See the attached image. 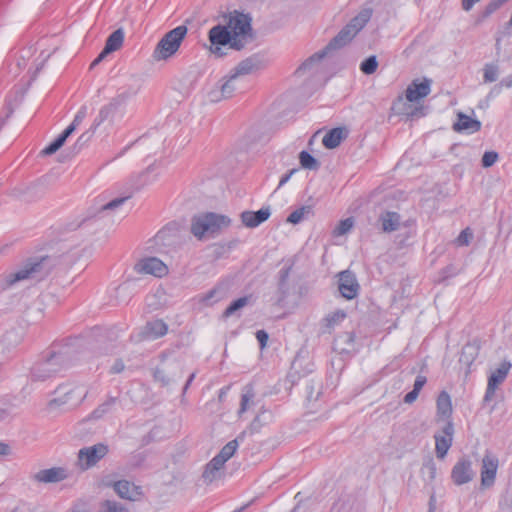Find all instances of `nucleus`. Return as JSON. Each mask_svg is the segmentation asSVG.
I'll return each mask as SVG.
<instances>
[{
	"label": "nucleus",
	"mask_w": 512,
	"mask_h": 512,
	"mask_svg": "<svg viewBox=\"0 0 512 512\" xmlns=\"http://www.w3.org/2000/svg\"><path fill=\"white\" fill-rule=\"evenodd\" d=\"M371 18V10H362L355 16L326 46L325 49L313 54L309 57L296 71L301 74L306 70H310L314 65L318 64L327 54V51L339 49L348 44L359 31L367 24Z\"/></svg>",
	"instance_id": "nucleus-1"
},
{
	"label": "nucleus",
	"mask_w": 512,
	"mask_h": 512,
	"mask_svg": "<svg viewBox=\"0 0 512 512\" xmlns=\"http://www.w3.org/2000/svg\"><path fill=\"white\" fill-rule=\"evenodd\" d=\"M371 18V10H362L355 16L326 46L325 49L313 54L309 57L296 71L301 74L306 70H310L314 65L318 64L327 54V51L339 49L348 44L359 31L367 24Z\"/></svg>",
	"instance_id": "nucleus-2"
},
{
	"label": "nucleus",
	"mask_w": 512,
	"mask_h": 512,
	"mask_svg": "<svg viewBox=\"0 0 512 512\" xmlns=\"http://www.w3.org/2000/svg\"><path fill=\"white\" fill-rule=\"evenodd\" d=\"M230 223L231 220L221 214L209 212L195 215L191 220V233L199 240L211 238L227 228Z\"/></svg>",
	"instance_id": "nucleus-3"
},
{
	"label": "nucleus",
	"mask_w": 512,
	"mask_h": 512,
	"mask_svg": "<svg viewBox=\"0 0 512 512\" xmlns=\"http://www.w3.org/2000/svg\"><path fill=\"white\" fill-rule=\"evenodd\" d=\"M225 25L232 35L233 49L241 50L253 41L251 18L247 14L238 11L230 12Z\"/></svg>",
	"instance_id": "nucleus-4"
},
{
	"label": "nucleus",
	"mask_w": 512,
	"mask_h": 512,
	"mask_svg": "<svg viewBox=\"0 0 512 512\" xmlns=\"http://www.w3.org/2000/svg\"><path fill=\"white\" fill-rule=\"evenodd\" d=\"M187 31L188 29L186 26L180 25L167 32L158 42L153 51L154 60H167L173 56L180 48Z\"/></svg>",
	"instance_id": "nucleus-5"
},
{
	"label": "nucleus",
	"mask_w": 512,
	"mask_h": 512,
	"mask_svg": "<svg viewBox=\"0 0 512 512\" xmlns=\"http://www.w3.org/2000/svg\"><path fill=\"white\" fill-rule=\"evenodd\" d=\"M57 396L50 400L49 406L74 407L80 404L87 395V390L83 385L66 384L61 385L56 390Z\"/></svg>",
	"instance_id": "nucleus-6"
},
{
	"label": "nucleus",
	"mask_w": 512,
	"mask_h": 512,
	"mask_svg": "<svg viewBox=\"0 0 512 512\" xmlns=\"http://www.w3.org/2000/svg\"><path fill=\"white\" fill-rule=\"evenodd\" d=\"M63 366V355L60 353H53L33 367L31 378L33 381H45L60 372Z\"/></svg>",
	"instance_id": "nucleus-7"
},
{
	"label": "nucleus",
	"mask_w": 512,
	"mask_h": 512,
	"mask_svg": "<svg viewBox=\"0 0 512 512\" xmlns=\"http://www.w3.org/2000/svg\"><path fill=\"white\" fill-rule=\"evenodd\" d=\"M108 451V446L103 443L81 448L78 451L77 464L81 470H87L103 459Z\"/></svg>",
	"instance_id": "nucleus-8"
},
{
	"label": "nucleus",
	"mask_w": 512,
	"mask_h": 512,
	"mask_svg": "<svg viewBox=\"0 0 512 512\" xmlns=\"http://www.w3.org/2000/svg\"><path fill=\"white\" fill-rule=\"evenodd\" d=\"M47 259L43 258L38 262L29 263L25 267L16 272L6 274L2 278V286L4 289L13 286L16 282L29 278H34L36 275L41 274Z\"/></svg>",
	"instance_id": "nucleus-9"
},
{
	"label": "nucleus",
	"mask_w": 512,
	"mask_h": 512,
	"mask_svg": "<svg viewBox=\"0 0 512 512\" xmlns=\"http://www.w3.org/2000/svg\"><path fill=\"white\" fill-rule=\"evenodd\" d=\"M208 38L211 43L210 52L218 58L224 55L221 46L229 45L233 49V39L226 25H216L209 30Z\"/></svg>",
	"instance_id": "nucleus-10"
},
{
	"label": "nucleus",
	"mask_w": 512,
	"mask_h": 512,
	"mask_svg": "<svg viewBox=\"0 0 512 512\" xmlns=\"http://www.w3.org/2000/svg\"><path fill=\"white\" fill-rule=\"evenodd\" d=\"M499 466L498 458L489 451H486L481 461V486L490 488L494 485Z\"/></svg>",
	"instance_id": "nucleus-11"
},
{
	"label": "nucleus",
	"mask_w": 512,
	"mask_h": 512,
	"mask_svg": "<svg viewBox=\"0 0 512 512\" xmlns=\"http://www.w3.org/2000/svg\"><path fill=\"white\" fill-rule=\"evenodd\" d=\"M454 435V425L452 421H447L439 433L434 435L435 452L439 459H444L450 447L452 446Z\"/></svg>",
	"instance_id": "nucleus-12"
},
{
	"label": "nucleus",
	"mask_w": 512,
	"mask_h": 512,
	"mask_svg": "<svg viewBox=\"0 0 512 512\" xmlns=\"http://www.w3.org/2000/svg\"><path fill=\"white\" fill-rule=\"evenodd\" d=\"M134 270L138 274L153 275L155 277H163L167 274V266L156 257H146L140 259L134 266Z\"/></svg>",
	"instance_id": "nucleus-13"
},
{
	"label": "nucleus",
	"mask_w": 512,
	"mask_h": 512,
	"mask_svg": "<svg viewBox=\"0 0 512 512\" xmlns=\"http://www.w3.org/2000/svg\"><path fill=\"white\" fill-rule=\"evenodd\" d=\"M475 471L468 458L459 459L451 470V479L455 485H463L473 480Z\"/></svg>",
	"instance_id": "nucleus-14"
},
{
	"label": "nucleus",
	"mask_w": 512,
	"mask_h": 512,
	"mask_svg": "<svg viewBox=\"0 0 512 512\" xmlns=\"http://www.w3.org/2000/svg\"><path fill=\"white\" fill-rule=\"evenodd\" d=\"M168 331L167 324L161 319L149 321L141 328L136 336L138 341L156 340L166 335Z\"/></svg>",
	"instance_id": "nucleus-15"
},
{
	"label": "nucleus",
	"mask_w": 512,
	"mask_h": 512,
	"mask_svg": "<svg viewBox=\"0 0 512 512\" xmlns=\"http://www.w3.org/2000/svg\"><path fill=\"white\" fill-rule=\"evenodd\" d=\"M339 291L346 299H353L359 291V284L355 275L349 270L339 273Z\"/></svg>",
	"instance_id": "nucleus-16"
},
{
	"label": "nucleus",
	"mask_w": 512,
	"mask_h": 512,
	"mask_svg": "<svg viewBox=\"0 0 512 512\" xmlns=\"http://www.w3.org/2000/svg\"><path fill=\"white\" fill-rule=\"evenodd\" d=\"M510 368L511 364L504 362L500 365V367L492 372L488 379V385L484 396L485 401H490L494 397L498 385L506 379Z\"/></svg>",
	"instance_id": "nucleus-17"
},
{
	"label": "nucleus",
	"mask_w": 512,
	"mask_h": 512,
	"mask_svg": "<svg viewBox=\"0 0 512 512\" xmlns=\"http://www.w3.org/2000/svg\"><path fill=\"white\" fill-rule=\"evenodd\" d=\"M431 80L424 78L422 81L413 80L408 85L405 97L409 102H417L430 94Z\"/></svg>",
	"instance_id": "nucleus-18"
},
{
	"label": "nucleus",
	"mask_w": 512,
	"mask_h": 512,
	"mask_svg": "<svg viewBox=\"0 0 512 512\" xmlns=\"http://www.w3.org/2000/svg\"><path fill=\"white\" fill-rule=\"evenodd\" d=\"M266 65L264 59L259 55H252L242 60L238 65L231 71L237 78L243 75L252 74Z\"/></svg>",
	"instance_id": "nucleus-19"
},
{
	"label": "nucleus",
	"mask_w": 512,
	"mask_h": 512,
	"mask_svg": "<svg viewBox=\"0 0 512 512\" xmlns=\"http://www.w3.org/2000/svg\"><path fill=\"white\" fill-rule=\"evenodd\" d=\"M68 471L64 467H52L38 471L33 479L39 483H58L68 478Z\"/></svg>",
	"instance_id": "nucleus-20"
},
{
	"label": "nucleus",
	"mask_w": 512,
	"mask_h": 512,
	"mask_svg": "<svg viewBox=\"0 0 512 512\" xmlns=\"http://www.w3.org/2000/svg\"><path fill=\"white\" fill-rule=\"evenodd\" d=\"M271 215L270 207H263L260 210L254 211H243L240 215L241 221L244 226L248 228H256Z\"/></svg>",
	"instance_id": "nucleus-21"
},
{
	"label": "nucleus",
	"mask_w": 512,
	"mask_h": 512,
	"mask_svg": "<svg viewBox=\"0 0 512 512\" xmlns=\"http://www.w3.org/2000/svg\"><path fill=\"white\" fill-rule=\"evenodd\" d=\"M237 77L230 74L229 77L220 85L219 89L212 90L209 94L211 101L218 102L222 99L230 98L237 89Z\"/></svg>",
	"instance_id": "nucleus-22"
},
{
	"label": "nucleus",
	"mask_w": 512,
	"mask_h": 512,
	"mask_svg": "<svg viewBox=\"0 0 512 512\" xmlns=\"http://www.w3.org/2000/svg\"><path fill=\"white\" fill-rule=\"evenodd\" d=\"M114 490L121 498L131 501H135L141 496L140 488L126 480L115 482Z\"/></svg>",
	"instance_id": "nucleus-23"
},
{
	"label": "nucleus",
	"mask_w": 512,
	"mask_h": 512,
	"mask_svg": "<svg viewBox=\"0 0 512 512\" xmlns=\"http://www.w3.org/2000/svg\"><path fill=\"white\" fill-rule=\"evenodd\" d=\"M437 421H451L452 403L449 394L442 391L437 398Z\"/></svg>",
	"instance_id": "nucleus-24"
},
{
	"label": "nucleus",
	"mask_w": 512,
	"mask_h": 512,
	"mask_svg": "<svg viewBox=\"0 0 512 512\" xmlns=\"http://www.w3.org/2000/svg\"><path fill=\"white\" fill-rule=\"evenodd\" d=\"M454 130L467 132L469 134L478 132L481 129V122L463 113L458 114V119L453 125Z\"/></svg>",
	"instance_id": "nucleus-25"
},
{
	"label": "nucleus",
	"mask_w": 512,
	"mask_h": 512,
	"mask_svg": "<svg viewBox=\"0 0 512 512\" xmlns=\"http://www.w3.org/2000/svg\"><path fill=\"white\" fill-rule=\"evenodd\" d=\"M379 222L383 232L391 233L400 228L401 216L393 211H385L380 214Z\"/></svg>",
	"instance_id": "nucleus-26"
},
{
	"label": "nucleus",
	"mask_w": 512,
	"mask_h": 512,
	"mask_svg": "<svg viewBox=\"0 0 512 512\" xmlns=\"http://www.w3.org/2000/svg\"><path fill=\"white\" fill-rule=\"evenodd\" d=\"M346 136L347 131L345 128H333L324 135L322 143L326 148L334 149L341 144V142L346 138Z\"/></svg>",
	"instance_id": "nucleus-27"
},
{
	"label": "nucleus",
	"mask_w": 512,
	"mask_h": 512,
	"mask_svg": "<svg viewBox=\"0 0 512 512\" xmlns=\"http://www.w3.org/2000/svg\"><path fill=\"white\" fill-rule=\"evenodd\" d=\"M255 391L251 384H247L242 388L240 407L238 409V416L241 418L244 413L249 411L255 405Z\"/></svg>",
	"instance_id": "nucleus-28"
},
{
	"label": "nucleus",
	"mask_w": 512,
	"mask_h": 512,
	"mask_svg": "<svg viewBox=\"0 0 512 512\" xmlns=\"http://www.w3.org/2000/svg\"><path fill=\"white\" fill-rule=\"evenodd\" d=\"M224 464L220 459L213 457L212 460L206 465L205 470L203 472V479L206 483H211L216 479L220 478L221 469Z\"/></svg>",
	"instance_id": "nucleus-29"
},
{
	"label": "nucleus",
	"mask_w": 512,
	"mask_h": 512,
	"mask_svg": "<svg viewBox=\"0 0 512 512\" xmlns=\"http://www.w3.org/2000/svg\"><path fill=\"white\" fill-rule=\"evenodd\" d=\"M124 41V32L122 29L114 31L106 40L105 53H112L121 48Z\"/></svg>",
	"instance_id": "nucleus-30"
},
{
	"label": "nucleus",
	"mask_w": 512,
	"mask_h": 512,
	"mask_svg": "<svg viewBox=\"0 0 512 512\" xmlns=\"http://www.w3.org/2000/svg\"><path fill=\"white\" fill-rule=\"evenodd\" d=\"M345 318L346 313L344 310L341 309L329 313L323 320L325 330L330 332L336 326H338Z\"/></svg>",
	"instance_id": "nucleus-31"
},
{
	"label": "nucleus",
	"mask_w": 512,
	"mask_h": 512,
	"mask_svg": "<svg viewBox=\"0 0 512 512\" xmlns=\"http://www.w3.org/2000/svg\"><path fill=\"white\" fill-rule=\"evenodd\" d=\"M237 448L238 439H234L228 442L215 457L225 464L235 454Z\"/></svg>",
	"instance_id": "nucleus-32"
},
{
	"label": "nucleus",
	"mask_w": 512,
	"mask_h": 512,
	"mask_svg": "<svg viewBox=\"0 0 512 512\" xmlns=\"http://www.w3.org/2000/svg\"><path fill=\"white\" fill-rule=\"evenodd\" d=\"M312 212L310 206H302L293 211L287 218V222L291 224H299L306 219Z\"/></svg>",
	"instance_id": "nucleus-33"
},
{
	"label": "nucleus",
	"mask_w": 512,
	"mask_h": 512,
	"mask_svg": "<svg viewBox=\"0 0 512 512\" xmlns=\"http://www.w3.org/2000/svg\"><path fill=\"white\" fill-rule=\"evenodd\" d=\"M504 2L502 0H490L489 3L484 7V9L479 14L477 19V23H481L487 18H489L495 11H497Z\"/></svg>",
	"instance_id": "nucleus-34"
},
{
	"label": "nucleus",
	"mask_w": 512,
	"mask_h": 512,
	"mask_svg": "<svg viewBox=\"0 0 512 512\" xmlns=\"http://www.w3.org/2000/svg\"><path fill=\"white\" fill-rule=\"evenodd\" d=\"M300 164L304 169L317 170L319 162L308 152L302 151L299 154Z\"/></svg>",
	"instance_id": "nucleus-35"
},
{
	"label": "nucleus",
	"mask_w": 512,
	"mask_h": 512,
	"mask_svg": "<svg viewBox=\"0 0 512 512\" xmlns=\"http://www.w3.org/2000/svg\"><path fill=\"white\" fill-rule=\"evenodd\" d=\"M116 398L110 397L105 402L100 404L91 414L94 419L101 418L104 414L108 413L112 406L115 404Z\"/></svg>",
	"instance_id": "nucleus-36"
},
{
	"label": "nucleus",
	"mask_w": 512,
	"mask_h": 512,
	"mask_svg": "<svg viewBox=\"0 0 512 512\" xmlns=\"http://www.w3.org/2000/svg\"><path fill=\"white\" fill-rule=\"evenodd\" d=\"M377 67L378 61L376 56L373 55L368 57L361 63L360 70L366 75H371L377 70Z\"/></svg>",
	"instance_id": "nucleus-37"
},
{
	"label": "nucleus",
	"mask_w": 512,
	"mask_h": 512,
	"mask_svg": "<svg viewBox=\"0 0 512 512\" xmlns=\"http://www.w3.org/2000/svg\"><path fill=\"white\" fill-rule=\"evenodd\" d=\"M499 70L496 65L486 64L484 67L483 79L485 83H491L498 79Z\"/></svg>",
	"instance_id": "nucleus-38"
},
{
	"label": "nucleus",
	"mask_w": 512,
	"mask_h": 512,
	"mask_svg": "<svg viewBox=\"0 0 512 512\" xmlns=\"http://www.w3.org/2000/svg\"><path fill=\"white\" fill-rule=\"evenodd\" d=\"M248 297H241L237 300L233 301L225 310L224 314L225 316H231L233 313H235L237 310L245 307L248 304Z\"/></svg>",
	"instance_id": "nucleus-39"
},
{
	"label": "nucleus",
	"mask_w": 512,
	"mask_h": 512,
	"mask_svg": "<svg viewBox=\"0 0 512 512\" xmlns=\"http://www.w3.org/2000/svg\"><path fill=\"white\" fill-rule=\"evenodd\" d=\"M101 512H129L122 504L107 500L102 504Z\"/></svg>",
	"instance_id": "nucleus-40"
},
{
	"label": "nucleus",
	"mask_w": 512,
	"mask_h": 512,
	"mask_svg": "<svg viewBox=\"0 0 512 512\" xmlns=\"http://www.w3.org/2000/svg\"><path fill=\"white\" fill-rule=\"evenodd\" d=\"M473 239L472 230L467 227L461 231L459 236L456 238L455 242L458 246H468Z\"/></svg>",
	"instance_id": "nucleus-41"
},
{
	"label": "nucleus",
	"mask_w": 512,
	"mask_h": 512,
	"mask_svg": "<svg viewBox=\"0 0 512 512\" xmlns=\"http://www.w3.org/2000/svg\"><path fill=\"white\" fill-rule=\"evenodd\" d=\"M87 115V108L85 106L81 107L76 113L72 123L66 128L71 129V134L77 129V127L82 123L84 118Z\"/></svg>",
	"instance_id": "nucleus-42"
},
{
	"label": "nucleus",
	"mask_w": 512,
	"mask_h": 512,
	"mask_svg": "<svg viewBox=\"0 0 512 512\" xmlns=\"http://www.w3.org/2000/svg\"><path fill=\"white\" fill-rule=\"evenodd\" d=\"M353 224H354V222H353L352 218H347V219L342 220L335 230L336 234L337 235L346 234L353 227Z\"/></svg>",
	"instance_id": "nucleus-43"
},
{
	"label": "nucleus",
	"mask_w": 512,
	"mask_h": 512,
	"mask_svg": "<svg viewBox=\"0 0 512 512\" xmlns=\"http://www.w3.org/2000/svg\"><path fill=\"white\" fill-rule=\"evenodd\" d=\"M498 159V154L494 151H487L484 153L482 157V165L483 167H491L496 163Z\"/></svg>",
	"instance_id": "nucleus-44"
},
{
	"label": "nucleus",
	"mask_w": 512,
	"mask_h": 512,
	"mask_svg": "<svg viewBox=\"0 0 512 512\" xmlns=\"http://www.w3.org/2000/svg\"><path fill=\"white\" fill-rule=\"evenodd\" d=\"M422 471H423V473L425 475H427L429 480H434L435 479V477H436V465H435V463L432 460H430L426 464H424Z\"/></svg>",
	"instance_id": "nucleus-45"
},
{
	"label": "nucleus",
	"mask_w": 512,
	"mask_h": 512,
	"mask_svg": "<svg viewBox=\"0 0 512 512\" xmlns=\"http://www.w3.org/2000/svg\"><path fill=\"white\" fill-rule=\"evenodd\" d=\"M127 198L128 197L116 198V199L106 203L105 205H103L101 207V209L103 211H105V210H114V209L118 208L119 206H121L127 200Z\"/></svg>",
	"instance_id": "nucleus-46"
},
{
	"label": "nucleus",
	"mask_w": 512,
	"mask_h": 512,
	"mask_svg": "<svg viewBox=\"0 0 512 512\" xmlns=\"http://www.w3.org/2000/svg\"><path fill=\"white\" fill-rule=\"evenodd\" d=\"M92 134V132L86 131L79 136L75 144L78 150H80L91 139Z\"/></svg>",
	"instance_id": "nucleus-47"
},
{
	"label": "nucleus",
	"mask_w": 512,
	"mask_h": 512,
	"mask_svg": "<svg viewBox=\"0 0 512 512\" xmlns=\"http://www.w3.org/2000/svg\"><path fill=\"white\" fill-rule=\"evenodd\" d=\"M154 378L156 381L160 382L162 385H168L170 383V379L167 377L165 372L161 369L155 370Z\"/></svg>",
	"instance_id": "nucleus-48"
},
{
	"label": "nucleus",
	"mask_w": 512,
	"mask_h": 512,
	"mask_svg": "<svg viewBox=\"0 0 512 512\" xmlns=\"http://www.w3.org/2000/svg\"><path fill=\"white\" fill-rule=\"evenodd\" d=\"M256 338L261 348H264L268 341V334L264 330H258L256 332Z\"/></svg>",
	"instance_id": "nucleus-49"
},
{
	"label": "nucleus",
	"mask_w": 512,
	"mask_h": 512,
	"mask_svg": "<svg viewBox=\"0 0 512 512\" xmlns=\"http://www.w3.org/2000/svg\"><path fill=\"white\" fill-rule=\"evenodd\" d=\"M70 135L71 129H65L54 141L61 148Z\"/></svg>",
	"instance_id": "nucleus-50"
},
{
	"label": "nucleus",
	"mask_w": 512,
	"mask_h": 512,
	"mask_svg": "<svg viewBox=\"0 0 512 512\" xmlns=\"http://www.w3.org/2000/svg\"><path fill=\"white\" fill-rule=\"evenodd\" d=\"M426 381L427 380L425 376L418 375L415 379L413 390L420 392L423 386L425 385Z\"/></svg>",
	"instance_id": "nucleus-51"
},
{
	"label": "nucleus",
	"mask_w": 512,
	"mask_h": 512,
	"mask_svg": "<svg viewBox=\"0 0 512 512\" xmlns=\"http://www.w3.org/2000/svg\"><path fill=\"white\" fill-rule=\"evenodd\" d=\"M60 149V146H58L56 144L55 141H53L52 143H50L46 148H44L42 150V154L43 155H52L54 154L56 151H58Z\"/></svg>",
	"instance_id": "nucleus-52"
},
{
	"label": "nucleus",
	"mask_w": 512,
	"mask_h": 512,
	"mask_svg": "<svg viewBox=\"0 0 512 512\" xmlns=\"http://www.w3.org/2000/svg\"><path fill=\"white\" fill-rule=\"evenodd\" d=\"M11 453V446L5 442H0V456H9Z\"/></svg>",
	"instance_id": "nucleus-53"
},
{
	"label": "nucleus",
	"mask_w": 512,
	"mask_h": 512,
	"mask_svg": "<svg viewBox=\"0 0 512 512\" xmlns=\"http://www.w3.org/2000/svg\"><path fill=\"white\" fill-rule=\"evenodd\" d=\"M418 395H419V392L412 390L405 395L404 402L407 404H411L417 399Z\"/></svg>",
	"instance_id": "nucleus-54"
},
{
	"label": "nucleus",
	"mask_w": 512,
	"mask_h": 512,
	"mask_svg": "<svg viewBox=\"0 0 512 512\" xmlns=\"http://www.w3.org/2000/svg\"><path fill=\"white\" fill-rule=\"evenodd\" d=\"M297 171V169L290 170L287 174L283 175L279 181L278 188L285 185L291 178V176Z\"/></svg>",
	"instance_id": "nucleus-55"
},
{
	"label": "nucleus",
	"mask_w": 512,
	"mask_h": 512,
	"mask_svg": "<svg viewBox=\"0 0 512 512\" xmlns=\"http://www.w3.org/2000/svg\"><path fill=\"white\" fill-rule=\"evenodd\" d=\"M480 1L481 0H462V9L465 11H470L473 6Z\"/></svg>",
	"instance_id": "nucleus-56"
},
{
	"label": "nucleus",
	"mask_w": 512,
	"mask_h": 512,
	"mask_svg": "<svg viewBox=\"0 0 512 512\" xmlns=\"http://www.w3.org/2000/svg\"><path fill=\"white\" fill-rule=\"evenodd\" d=\"M124 370V363L122 360H116L115 363L111 367L112 373H120Z\"/></svg>",
	"instance_id": "nucleus-57"
},
{
	"label": "nucleus",
	"mask_w": 512,
	"mask_h": 512,
	"mask_svg": "<svg viewBox=\"0 0 512 512\" xmlns=\"http://www.w3.org/2000/svg\"><path fill=\"white\" fill-rule=\"evenodd\" d=\"M217 289H213L211 291H209L204 297H203V302H205L207 305L211 304V300L215 297V295L217 294Z\"/></svg>",
	"instance_id": "nucleus-58"
},
{
	"label": "nucleus",
	"mask_w": 512,
	"mask_h": 512,
	"mask_svg": "<svg viewBox=\"0 0 512 512\" xmlns=\"http://www.w3.org/2000/svg\"><path fill=\"white\" fill-rule=\"evenodd\" d=\"M109 53H105V48L102 50V52L98 55V57L92 62L91 66H95L97 65L98 63H100L106 55H108Z\"/></svg>",
	"instance_id": "nucleus-59"
},
{
	"label": "nucleus",
	"mask_w": 512,
	"mask_h": 512,
	"mask_svg": "<svg viewBox=\"0 0 512 512\" xmlns=\"http://www.w3.org/2000/svg\"><path fill=\"white\" fill-rule=\"evenodd\" d=\"M109 53H105V48L102 50V52L98 55V57L92 62L91 66H95L97 65L98 63H100L106 55H108Z\"/></svg>",
	"instance_id": "nucleus-60"
},
{
	"label": "nucleus",
	"mask_w": 512,
	"mask_h": 512,
	"mask_svg": "<svg viewBox=\"0 0 512 512\" xmlns=\"http://www.w3.org/2000/svg\"><path fill=\"white\" fill-rule=\"evenodd\" d=\"M109 53H105V48L102 50V52L98 55V57L92 62L91 66H95L97 65L98 63H100L106 55H108Z\"/></svg>",
	"instance_id": "nucleus-61"
},
{
	"label": "nucleus",
	"mask_w": 512,
	"mask_h": 512,
	"mask_svg": "<svg viewBox=\"0 0 512 512\" xmlns=\"http://www.w3.org/2000/svg\"><path fill=\"white\" fill-rule=\"evenodd\" d=\"M109 53H105V48L102 50V52L98 55V57L92 62L91 66H95L97 65L98 63H100L106 55H108Z\"/></svg>",
	"instance_id": "nucleus-62"
},
{
	"label": "nucleus",
	"mask_w": 512,
	"mask_h": 512,
	"mask_svg": "<svg viewBox=\"0 0 512 512\" xmlns=\"http://www.w3.org/2000/svg\"><path fill=\"white\" fill-rule=\"evenodd\" d=\"M109 53H105V48L102 50V52L98 55V57L92 62L91 66H95L97 65L98 63H100L106 55H108Z\"/></svg>",
	"instance_id": "nucleus-63"
},
{
	"label": "nucleus",
	"mask_w": 512,
	"mask_h": 512,
	"mask_svg": "<svg viewBox=\"0 0 512 512\" xmlns=\"http://www.w3.org/2000/svg\"><path fill=\"white\" fill-rule=\"evenodd\" d=\"M501 86H504L506 88L512 87V75L508 76L507 78L503 79L500 83Z\"/></svg>",
	"instance_id": "nucleus-64"
}]
</instances>
